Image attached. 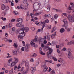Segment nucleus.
<instances>
[{
    "mask_svg": "<svg viewBox=\"0 0 74 74\" xmlns=\"http://www.w3.org/2000/svg\"><path fill=\"white\" fill-rule=\"evenodd\" d=\"M30 15L32 18H34V14H33L32 13H30Z\"/></svg>",
    "mask_w": 74,
    "mask_h": 74,
    "instance_id": "37998d69",
    "label": "nucleus"
},
{
    "mask_svg": "<svg viewBox=\"0 0 74 74\" xmlns=\"http://www.w3.org/2000/svg\"><path fill=\"white\" fill-rule=\"evenodd\" d=\"M52 70V69L50 67H49V69H47V71H48V72H50Z\"/></svg>",
    "mask_w": 74,
    "mask_h": 74,
    "instance_id": "8fccbe9b",
    "label": "nucleus"
},
{
    "mask_svg": "<svg viewBox=\"0 0 74 74\" xmlns=\"http://www.w3.org/2000/svg\"><path fill=\"white\" fill-rule=\"evenodd\" d=\"M58 15L57 14H56L54 16V18L55 19H57L58 18Z\"/></svg>",
    "mask_w": 74,
    "mask_h": 74,
    "instance_id": "bf43d9fd",
    "label": "nucleus"
},
{
    "mask_svg": "<svg viewBox=\"0 0 74 74\" xmlns=\"http://www.w3.org/2000/svg\"><path fill=\"white\" fill-rule=\"evenodd\" d=\"M23 31H24V30H25V32H28L29 30V27H25L24 28V27H23Z\"/></svg>",
    "mask_w": 74,
    "mask_h": 74,
    "instance_id": "412c9836",
    "label": "nucleus"
},
{
    "mask_svg": "<svg viewBox=\"0 0 74 74\" xmlns=\"http://www.w3.org/2000/svg\"><path fill=\"white\" fill-rule=\"evenodd\" d=\"M13 13L15 15H18V13L17 11H14L13 12Z\"/></svg>",
    "mask_w": 74,
    "mask_h": 74,
    "instance_id": "c756f323",
    "label": "nucleus"
},
{
    "mask_svg": "<svg viewBox=\"0 0 74 74\" xmlns=\"http://www.w3.org/2000/svg\"><path fill=\"white\" fill-rule=\"evenodd\" d=\"M12 53L14 55H17V51L13 50L12 51Z\"/></svg>",
    "mask_w": 74,
    "mask_h": 74,
    "instance_id": "7c9ffc66",
    "label": "nucleus"
},
{
    "mask_svg": "<svg viewBox=\"0 0 74 74\" xmlns=\"http://www.w3.org/2000/svg\"><path fill=\"white\" fill-rule=\"evenodd\" d=\"M12 57L11 56H8L6 57V58H11Z\"/></svg>",
    "mask_w": 74,
    "mask_h": 74,
    "instance_id": "052dcab7",
    "label": "nucleus"
},
{
    "mask_svg": "<svg viewBox=\"0 0 74 74\" xmlns=\"http://www.w3.org/2000/svg\"><path fill=\"white\" fill-rule=\"evenodd\" d=\"M39 42H43V40H47V36H45L43 37V38H42L41 37H40L39 38Z\"/></svg>",
    "mask_w": 74,
    "mask_h": 74,
    "instance_id": "1a4fd4ad",
    "label": "nucleus"
},
{
    "mask_svg": "<svg viewBox=\"0 0 74 74\" xmlns=\"http://www.w3.org/2000/svg\"><path fill=\"white\" fill-rule=\"evenodd\" d=\"M23 2L24 4L26 3L27 2V0H23Z\"/></svg>",
    "mask_w": 74,
    "mask_h": 74,
    "instance_id": "13d9d810",
    "label": "nucleus"
},
{
    "mask_svg": "<svg viewBox=\"0 0 74 74\" xmlns=\"http://www.w3.org/2000/svg\"><path fill=\"white\" fill-rule=\"evenodd\" d=\"M30 62H34V60L33 58H31L30 59Z\"/></svg>",
    "mask_w": 74,
    "mask_h": 74,
    "instance_id": "69168bd1",
    "label": "nucleus"
},
{
    "mask_svg": "<svg viewBox=\"0 0 74 74\" xmlns=\"http://www.w3.org/2000/svg\"><path fill=\"white\" fill-rule=\"evenodd\" d=\"M7 65L8 66H10V67H13V66H15V65L13 62H8Z\"/></svg>",
    "mask_w": 74,
    "mask_h": 74,
    "instance_id": "f8f14e48",
    "label": "nucleus"
},
{
    "mask_svg": "<svg viewBox=\"0 0 74 74\" xmlns=\"http://www.w3.org/2000/svg\"><path fill=\"white\" fill-rule=\"evenodd\" d=\"M6 7V6L4 4H2L1 6V9L2 10H5V8Z\"/></svg>",
    "mask_w": 74,
    "mask_h": 74,
    "instance_id": "aec40b11",
    "label": "nucleus"
},
{
    "mask_svg": "<svg viewBox=\"0 0 74 74\" xmlns=\"http://www.w3.org/2000/svg\"><path fill=\"white\" fill-rule=\"evenodd\" d=\"M56 11H57L58 12H62V11L61 10H58L56 9Z\"/></svg>",
    "mask_w": 74,
    "mask_h": 74,
    "instance_id": "e433bc0d",
    "label": "nucleus"
},
{
    "mask_svg": "<svg viewBox=\"0 0 74 74\" xmlns=\"http://www.w3.org/2000/svg\"><path fill=\"white\" fill-rule=\"evenodd\" d=\"M24 69H25V67H22L21 69L20 70H19L21 73L22 74H27V72H28V70H25L24 71Z\"/></svg>",
    "mask_w": 74,
    "mask_h": 74,
    "instance_id": "423d86ee",
    "label": "nucleus"
},
{
    "mask_svg": "<svg viewBox=\"0 0 74 74\" xmlns=\"http://www.w3.org/2000/svg\"><path fill=\"white\" fill-rule=\"evenodd\" d=\"M34 42H33V41L31 40L30 42V45H31V46H32L33 47H34V48H37V47H38L37 45V44L34 43Z\"/></svg>",
    "mask_w": 74,
    "mask_h": 74,
    "instance_id": "6e6552de",
    "label": "nucleus"
},
{
    "mask_svg": "<svg viewBox=\"0 0 74 74\" xmlns=\"http://www.w3.org/2000/svg\"><path fill=\"white\" fill-rule=\"evenodd\" d=\"M56 34V32H55L54 34H52L51 35L52 38H55V36Z\"/></svg>",
    "mask_w": 74,
    "mask_h": 74,
    "instance_id": "a878e982",
    "label": "nucleus"
},
{
    "mask_svg": "<svg viewBox=\"0 0 74 74\" xmlns=\"http://www.w3.org/2000/svg\"><path fill=\"white\" fill-rule=\"evenodd\" d=\"M7 11H5L1 13V15H2V16H5V15H7Z\"/></svg>",
    "mask_w": 74,
    "mask_h": 74,
    "instance_id": "a211bd4d",
    "label": "nucleus"
},
{
    "mask_svg": "<svg viewBox=\"0 0 74 74\" xmlns=\"http://www.w3.org/2000/svg\"><path fill=\"white\" fill-rule=\"evenodd\" d=\"M14 47V48H16L18 47V45H17V44L14 43L13 45Z\"/></svg>",
    "mask_w": 74,
    "mask_h": 74,
    "instance_id": "72a5a7b5",
    "label": "nucleus"
},
{
    "mask_svg": "<svg viewBox=\"0 0 74 74\" xmlns=\"http://www.w3.org/2000/svg\"><path fill=\"white\" fill-rule=\"evenodd\" d=\"M16 21L17 22H19V23H21L23 22V19L22 18H19L17 19Z\"/></svg>",
    "mask_w": 74,
    "mask_h": 74,
    "instance_id": "9b49d317",
    "label": "nucleus"
},
{
    "mask_svg": "<svg viewBox=\"0 0 74 74\" xmlns=\"http://www.w3.org/2000/svg\"><path fill=\"white\" fill-rule=\"evenodd\" d=\"M58 62H60V63H62V64H64V62L63 63V59L60 58H59V60H58Z\"/></svg>",
    "mask_w": 74,
    "mask_h": 74,
    "instance_id": "6ab92c4d",
    "label": "nucleus"
},
{
    "mask_svg": "<svg viewBox=\"0 0 74 74\" xmlns=\"http://www.w3.org/2000/svg\"><path fill=\"white\" fill-rule=\"evenodd\" d=\"M45 27H47L48 29H51V25H49L47 26H45Z\"/></svg>",
    "mask_w": 74,
    "mask_h": 74,
    "instance_id": "2f4dec72",
    "label": "nucleus"
},
{
    "mask_svg": "<svg viewBox=\"0 0 74 74\" xmlns=\"http://www.w3.org/2000/svg\"><path fill=\"white\" fill-rule=\"evenodd\" d=\"M67 51L68 52V54L67 56L68 58L70 59H74V56L72 55H71V49H68Z\"/></svg>",
    "mask_w": 74,
    "mask_h": 74,
    "instance_id": "39448f33",
    "label": "nucleus"
},
{
    "mask_svg": "<svg viewBox=\"0 0 74 74\" xmlns=\"http://www.w3.org/2000/svg\"><path fill=\"white\" fill-rule=\"evenodd\" d=\"M29 46H30V44H27L25 46V47H27V48H29Z\"/></svg>",
    "mask_w": 74,
    "mask_h": 74,
    "instance_id": "6e6d98bb",
    "label": "nucleus"
},
{
    "mask_svg": "<svg viewBox=\"0 0 74 74\" xmlns=\"http://www.w3.org/2000/svg\"><path fill=\"white\" fill-rule=\"evenodd\" d=\"M40 50L39 51V53L41 54V55H45V53H44L42 52V48L41 47L40 48Z\"/></svg>",
    "mask_w": 74,
    "mask_h": 74,
    "instance_id": "dca6fc26",
    "label": "nucleus"
},
{
    "mask_svg": "<svg viewBox=\"0 0 74 74\" xmlns=\"http://www.w3.org/2000/svg\"><path fill=\"white\" fill-rule=\"evenodd\" d=\"M50 74H55V70H52L50 72Z\"/></svg>",
    "mask_w": 74,
    "mask_h": 74,
    "instance_id": "f704fd0d",
    "label": "nucleus"
},
{
    "mask_svg": "<svg viewBox=\"0 0 74 74\" xmlns=\"http://www.w3.org/2000/svg\"><path fill=\"white\" fill-rule=\"evenodd\" d=\"M25 63V60H22V62L21 63V64H20L21 66H23Z\"/></svg>",
    "mask_w": 74,
    "mask_h": 74,
    "instance_id": "393cba45",
    "label": "nucleus"
},
{
    "mask_svg": "<svg viewBox=\"0 0 74 74\" xmlns=\"http://www.w3.org/2000/svg\"><path fill=\"white\" fill-rule=\"evenodd\" d=\"M21 50L23 52L25 51V47H22L21 48Z\"/></svg>",
    "mask_w": 74,
    "mask_h": 74,
    "instance_id": "09e8293b",
    "label": "nucleus"
},
{
    "mask_svg": "<svg viewBox=\"0 0 74 74\" xmlns=\"http://www.w3.org/2000/svg\"><path fill=\"white\" fill-rule=\"evenodd\" d=\"M25 67H29V64L28 63H26L25 64Z\"/></svg>",
    "mask_w": 74,
    "mask_h": 74,
    "instance_id": "3c124183",
    "label": "nucleus"
},
{
    "mask_svg": "<svg viewBox=\"0 0 74 74\" xmlns=\"http://www.w3.org/2000/svg\"><path fill=\"white\" fill-rule=\"evenodd\" d=\"M62 15L65 16L66 17H67L68 19L69 22H71L72 21H74V16L71 15L69 14H67L66 13H63Z\"/></svg>",
    "mask_w": 74,
    "mask_h": 74,
    "instance_id": "f03ea898",
    "label": "nucleus"
},
{
    "mask_svg": "<svg viewBox=\"0 0 74 74\" xmlns=\"http://www.w3.org/2000/svg\"><path fill=\"white\" fill-rule=\"evenodd\" d=\"M62 21L64 23L65 25H68V24H67L68 21H67L66 20L64 19Z\"/></svg>",
    "mask_w": 74,
    "mask_h": 74,
    "instance_id": "4be33fe9",
    "label": "nucleus"
},
{
    "mask_svg": "<svg viewBox=\"0 0 74 74\" xmlns=\"http://www.w3.org/2000/svg\"><path fill=\"white\" fill-rule=\"evenodd\" d=\"M35 24L36 25H38L39 26H40V24L38 23V22L37 21H36L35 22Z\"/></svg>",
    "mask_w": 74,
    "mask_h": 74,
    "instance_id": "58836bf2",
    "label": "nucleus"
},
{
    "mask_svg": "<svg viewBox=\"0 0 74 74\" xmlns=\"http://www.w3.org/2000/svg\"><path fill=\"white\" fill-rule=\"evenodd\" d=\"M41 67L42 69H43V71L44 72H46L48 71V66H46V64L45 63L43 62L42 64Z\"/></svg>",
    "mask_w": 74,
    "mask_h": 74,
    "instance_id": "20e7f679",
    "label": "nucleus"
},
{
    "mask_svg": "<svg viewBox=\"0 0 74 74\" xmlns=\"http://www.w3.org/2000/svg\"><path fill=\"white\" fill-rule=\"evenodd\" d=\"M60 32L61 33H64V32H65V30L64 29V28H61L60 30Z\"/></svg>",
    "mask_w": 74,
    "mask_h": 74,
    "instance_id": "5701e85b",
    "label": "nucleus"
},
{
    "mask_svg": "<svg viewBox=\"0 0 74 74\" xmlns=\"http://www.w3.org/2000/svg\"><path fill=\"white\" fill-rule=\"evenodd\" d=\"M12 31H13V32H15V31L16 29H15V28L14 27L12 28Z\"/></svg>",
    "mask_w": 74,
    "mask_h": 74,
    "instance_id": "e2e57ef3",
    "label": "nucleus"
},
{
    "mask_svg": "<svg viewBox=\"0 0 74 74\" xmlns=\"http://www.w3.org/2000/svg\"><path fill=\"white\" fill-rule=\"evenodd\" d=\"M44 44H46L47 43V40H44Z\"/></svg>",
    "mask_w": 74,
    "mask_h": 74,
    "instance_id": "338daca9",
    "label": "nucleus"
},
{
    "mask_svg": "<svg viewBox=\"0 0 74 74\" xmlns=\"http://www.w3.org/2000/svg\"><path fill=\"white\" fill-rule=\"evenodd\" d=\"M41 14V12H39V13H36L35 14V15L36 16H38V15H40Z\"/></svg>",
    "mask_w": 74,
    "mask_h": 74,
    "instance_id": "bb28decb",
    "label": "nucleus"
},
{
    "mask_svg": "<svg viewBox=\"0 0 74 74\" xmlns=\"http://www.w3.org/2000/svg\"><path fill=\"white\" fill-rule=\"evenodd\" d=\"M31 73L32 74H34V73L36 71V68L34 67H32L31 68Z\"/></svg>",
    "mask_w": 74,
    "mask_h": 74,
    "instance_id": "2eb2a0df",
    "label": "nucleus"
},
{
    "mask_svg": "<svg viewBox=\"0 0 74 74\" xmlns=\"http://www.w3.org/2000/svg\"><path fill=\"white\" fill-rule=\"evenodd\" d=\"M32 40L33 41V42H37V41H38V39H35V38H34V39Z\"/></svg>",
    "mask_w": 74,
    "mask_h": 74,
    "instance_id": "4c0bfd02",
    "label": "nucleus"
},
{
    "mask_svg": "<svg viewBox=\"0 0 74 74\" xmlns=\"http://www.w3.org/2000/svg\"><path fill=\"white\" fill-rule=\"evenodd\" d=\"M12 58L9 59L8 61V62H11L12 60Z\"/></svg>",
    "mask_w": 74,
    "mask_h": 74,
    "instance_id": "de8ad7c7",
    "label": "nucleus"
},
{
    "mask_svg": "<svg viewBox=\"0 0 74 74\" xmlns=\"http://www.w3.org/2000/svg\"><path fill=\"white\" fill-rule=\"evenodd\" d=\"M21 64H19L17 66V69L18 71H19V70H21Z\"/></svg>",
    "mask_w": 74,
    "mask_h": 74,
    "instance_id": "b1692460",
    "label": "nucleus"
},
{
    "mask_svg": "<svg viewBox=\"0 0 74 74\" xmlns=\"http://www.w3.org/2000/svg\"><path fill=\"white\" fill-rule=\"evenodd\" d=\"M41 47L42 48H43L45 49H48V50H49V49L51 48H49V46H45L44 45V44H41Z\"/></svg>",
    "mask_w": 74,
    "mask_h": 74,
    "instance_id": "9d476101",
    "label": "nucleus"
},
{
    "mask_svg": "<svg viewBox=\"0 0 74 74\" xmlns=\"http://www.w3.org/2000/svg\"><path fill=\"white\" fill-rule=\"evenodd\" d=\"M1 19L2 20V21H6V18H4L3 17H1Z\"/></svg>",
    "mask_w": 74,
    "mask_h": 74,
    "instance_id": "a19ab883",
    "label": "nucleus"
},
{
    "mask_svg": "<svg viewBox=\"0 0 74 74\" xmlns=\"http://www.w3.org/2000/svg\"><path fill=\"white\" fill-rule=\"evenodd\" d=\"M46 8H47V12H49L50 11V8H51L50 5H47L46 7Z\"/></svg>",
    "mask_w": 74,
    "mask_h": 74,
    "instance_id": "f3484780",
    "label": "nucleus"
},
{
    "mask_svg": "<svg viewBox=\"0 0 74 74\" xmlns=\"http://www.w3.org/2000/svg\"><path fill=\"white\" fill-rule=\"evenodd\" d=\"M37 56V54L35 53H33L32 57H36Z\"/></svg>",
    "mask_w": 74,
    "mask_h": 74,
    "instance_id": "4d7b16f0",
    "label": "nucleus"
},
{
    "mask_svg": "<svg viewBox=\"0 0 74 74\" xmlns=\"http://www.w3.org/2000/svg\"><path fill=\"white\" fill-rule=\"evenodd\" d=\"M71 44H74V40H72L70 41Z\"/></svg>",
    "mask_w": 74,
    "mask_h": 74,
    "instance_id": "680f3d73",
    "label": "nucleus"
},
{
    "mask_svg": "<svg viewBox=\"0 0 74 74\" xmlns=\"http://www.w3.org/2000/svg\"><path fill=\"white\" fill-rule=\"evenodd\" d=\"M4 40L6 42H7V41H8V39L7 38H5L4 39Z\"/></svg>",
    "mask_w": 74,
    "mask_h": 74,
    "instance_id": "774afa93",
    "label": "nucleus"
},
{
    "mask_svg": "<svg viewBox=\"0 0 74 74\" xmlns=\"http://www.w3.org/2000/svg\"><path fill=\"white\" fill-rule=\"evenodd\" d=\"M43 26L42 27V28H44L45 27V23L44 22H40L39 23V25Z\"/></svg>",
    "mask_w": 74,
    "mask_h": 74,
    "instance_id": "4468645a",
    "label": "nucleus"
},
{
    "mask_svg": "<svg viewBox=\"0 0 74 74\" xmlns=\"http://www.w3.org/2000/svg\"><path fill=\"white\" fill-rule=\"evenodd\" d=\"M66 47H64L62 49V51H66Z\"/></svg>",
    "mask_w": 74,
    "mask_h": 74,
    "instance_id": "0e129e2a",
    "label": "nucleus"
},
{
    "mask_svg": "<svg viewBox=\"0 0 74 74\" xmlns=\"http://www.w3.org/2000/svg\"><path fill=\"white\" fill-rule=\"evenodd\" d=\"M44 22L46 23H48V22H49V20H48V19H47V20H45L44 21Z\"/></svg>",
    "mask_w": 74,
    "mask_h": 74,
    "instance_id": "864d4df0",
    "label": "nucleus"
},
{
    "mask_svg": "<svg viewBox=\"0 0 74 74\" xmlns=\"http://www.w3.org/2000/svg\"><path fill=\"white\" fill-rule=\"evenodd\" d=\"M29 48L28 47H25V51L26 52H29Z\"/></svg>",
    "mask_w": 74,
    "mask_h": 74,
    "instance_id": "ea45409f",
    "label": "nucleus"
},
{
    "mask_svg": "<svg viewBox=\"0 0 74 74\" xmlns=\"http://www.w3.org/2000/svg\"><path fill=\"white\" fill-rule=\"evenodd\" d=\"M66 45H71V42L70 41V42H68L66 43Z\"/></svg>",
    "mask_w": 74,
    "mask_h": 74,
    "instance_id": "a18cd8bd",
    "label": "nucleus"
},
{
    "mask_svg": "<svg viewBox=\"0 0 74 74\" xmlns=\"http://www.w3.org/2000/svg\"><path fill=\"white\" fill-rule=\"evenodd\" d=\"M9 26L10 27H11L12 26V23H10L9 24Z\"/></svg>",
    "mask_w": 74,
    "mask_h": 74,
    "instance_id": "c03bdc74",
    "label": "nucleus"
},
{
    "mask_svg": "<svg viewBox=\"0 0 74 74\" xmlns=\"http://www.w3.org/2000/svg\"><path fill=\"white\" fill-rule=\"evenodd\" d=\"M37 5L38 7L39 8H42V6H41V5L40 3H39L38 2L35 3L34 4V5Z\"/></svg>",
    "mask_w": 74,
    "mask_h": 74,
    "instance_id": "ddd939ff",
    "label": "nucleus"
},
{
    "mask_svg": "<svg viewBox=\"0 0 74 74\" xmlns=\"http://www.w3.org/2000/svg\"><path fill=\"white\" fill-rule=\"evenodd\" d=\"M45 16L47 17V18H49L51 17V14H46L45 15Z\"/></svg>",
    "mask_w": 74,
    "mask_h": 74,
    "instance_id": "cd10ccee",
    "label": "nucleus"
},
{
    "mask_svg": "<svg viewBox=\"0 0 74 74\" xmlns=\"http://www.w3.org/2000/svg\"><path fill=\"white\" fill-rule=\"evenodd\" d=\"M43 28H42V29H38L37 30L38 32H43Z\"/></svg>",
    "mask_w": 74,
    "mask_h": 74,
    "instance_id": "c9c22d12",
    "label": "nucleus"
},
{
    "mask_svg": "<svg viewBox=\"0 0 74 74\" xmlns=\"http://www.w3.org/2000/svg\"><path fill=\"white\" fill-rule=\"evenodd\" d=\"M68 9L69 10H72V8L71 7V6L70 5H69Z\"/></svg>",
    "mask_w": 74,
    "mask_h": 74,
    "instance_id": "49530a36",
    "label": "nucleus"
},
{
    "mask_svg": "<svg viewBox=\"0 0 74 74\" xmlns=\"http://www.w3.org/2000/svg\"><path fill=\"white\" fill-rule=\"evenodd\" d=\"M35 29H36L35 28H34V27H31V29L32 31H34V30H35Z\"/></svg>",
    "mask_w": 74,
    "mask_h": 74,
    "instance_id": "5fc2aeb1",
    "label": "nucleus"
},
{
    "mask_svg": "<svg viewBox=\"0 0 74 74\" xmlns=\"http://www.w3.org/2000/svg\"><path fill=\"white\" fill-rule=\"evenodd\" d=\"M14 69L13 68L9 72V74H12L13 73V70Z\"/></svg>",
    "mask_w": 74,
    "mask_h": 74,
    "instance_id": "473e14b6",
    "label": "nucleus"
},
{
    "mask_svg": "<svg viewBox=\"0 0 74 74\" xmlns=\"http://www.w3.org/2000/svg\"><path fill=\"white\" fill-rule=\"evenodd\" d=\"M49 51L47 53V57L49 58H50V59H53L54 61H56L58 60L57 58L55 57H53L51 55V53H52V52L53 51V50L51 48L49 49Z\"/></svg>",
    "mask_w": 74,
    "mask_h": 74,
    "instance_id": "7ed1b4c3",
    "label": "nucleus"
},
{
    "mask_svg": "<svg viewBox=\"0 0 74 74\" xmlns=\"http://www.w3.org/2000/svg\"><path fill=\"white\" fill-rule=\"evenodd\" d=\"M60 47H63V46L64 45V43L63 42L61 44H60Z\"/></svg>",
    "mask_w": 74,
    "mask_h": 74,
    "instance_id": "603ef678",
    "label": "nucleus"
},
{
    "mask_svg": "<svg viewBox=\"0 0 74 74\" xmlns=\"http://www.w3.org/2000/svg\"><path fill=\"white\" fill-rule=\"evenodd\" d=\"M20 8L21 9L23 10V9H25V6L23 5H21L20 6Z\"/></svg>",
    "mask_w": 74,
    "mask_h": 74,
    "instance_id": "c85d7f7f",
    "label": "nucleus"
},
{
    "mask_svg": "<svg viewBox=\"0 0 74 74\" xmlns=\"http://www.w3.org/2000/svg\"><path fill=\"white\" fill-rule=\"evenodd\" d=\"M22 43L23 44V46H25V42L24 41H22Z\"/></svg>",
    "mask_w": 74,
    "mask_h": 74,
    "instance_id": "79ce46f5",
    "label": "nucleus"
},
{
    "mask_svg": "<svg viewBox=\"0 0 74 74\" xmlns=\"http://www.w3.org/2000/svg\"><path fill=\"white\" fill-rule=\"evenodd\" d=\"M14 61L13 62L14 65L15 66V65L17 63H18V62H19V59L18 58L16 57H14Z\"/></svg>",
    "mask_w": 74,
    "mask_h": 74,
    "instance_id": "0eeeda50",
    "label": "nucleus"
},
{
    "mask_svg": "<svg viewBox=\"0 0 74 74\" xmlns=\"http://www.w3.org/2000/svg\"><path fill=\"white\" fill-rule=\"evenodd\" d=\"M16 25L17 27H20L21 28H19L16 30V34H20V35H19L18 36V38L19 39L22 40L23 37L25 36V33L24 32L23 30L24 25L20 23H17Z\"/></svg>",
    "mask_w": 74,
    "mask_h": 74,
    "instance_id": "f257e3e1",
    "label": "nucleus"
}]
</instances>
